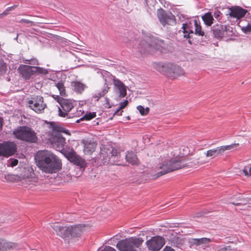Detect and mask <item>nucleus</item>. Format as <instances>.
<instances>
[{
	"label": "nucleus",
	"instance_id": "nucleus-1",
	"mask_svg": "<svg viewBox=\"0 0 251 251\" xmlns=\"http://www.w3.org/2000/svg\"><path fill=\"white\" fill-rule=\"evenodd\" d=\"M35 159L37 166L46 173H56L62 168L61 160L50 151H38Z\"/></svg>",
	"mask_w": 251,
	"mask_h": 251
},
{
	"label": "nucleus",
	"instance_id": "nucleus-2",
	"mask_svg": "<svg viewBox=\"0 0 251 251\" xmlns=\"http://www.w3.org/2000/svg\"><path fill=\"white\" fill-rule=\"evenodd\" d=\"M185 166V164L181 161L176 159L172 158L169 160L163 161L159 166L155 169V173L152 172L153 179L165 175L171 172L180 169Z\"/></svg>",
	"mask_w": 251,
	"mask_h": 251
},
{
	"label": "nucleus",
	"instance_id": "nucleus-3",
	"mask_svg": "<svg viewBox=\"0 0 251 251\" xmlns=\"http://www.w3.org/2000/svg\"><path fill=\"white\" fill-rule=\"evenodd\" d=\"M153 67L158 72L169 77H175L184 74L181 67L171 62H154Z\"/></svg>",
	"mask_w": 251,
	"mask_h": 251
},
{
	"label": "nucleus",
	"instance_id": "nucleus-4",
	"mask_svg": "<svg viewBox=\"0 0 251 251\" xmlns=\"http://www.w3.org/2000/svg\"><path fill=\"white\" fill-rule=\"evenodd\" d=\"M12 134L16 139L30 143H35L38 140L35 131L26 126H18L13 129Z\"/></svg>",
	"mask_w": 251,
	"mask_h": 251
},
{
	"label": "nucleus",
	"instance_id": "nucleus-5",
	"mask_svg": "<svg viewBox=\"0 0 251 251\" xmlns=\"http://www.w3.org/2000/svg\"><path fill=\"white\" fill-rule=\"evenodd\" d=\"M163 41L150 35L145 37V39L141 41L138 46V50L141 54L150 53L153 50H159L163 47Z\"/></svg>",
	"mask_w": 251,
	"mask_h": 251
},
{
	"label": "nucleus",
	"instance_id": "nucleus-6",
	"mask_svg": "<svg viewBox=\"0 0 251 251\" xmlns=\"http://www.w3.org/2000/svg\"><path fill=\"white\" fill-rule=\"evenodd\" d=\"M143 242L141 238L131 237L119 241L117 247L120 251H137L138 248Z\"/></svg>",
	"mask_w": 251,
	"mask_h": 251
},
{
	"label": "nucleus",
	"instance_id": "nucleus-7",
	"mask_svg": "<svg viewBox=\"0 0 251 251\" xmlns=\"http://www.w3.org/2000/svg\"><path fill=\"white\" fill-rule=\"evenodd\" d=\"M55 99L59 103L60 107H58L59 116L62 117H68L71 118L74 117L69 112L74 108V102L70 99H65L58 96H56Z\"/></svg>",
	"mask_w": 251,
	"mask_h": 251
},
{
	"label": "nucleus",
	"instance_id": "nucleus-8",
	"mask_svg": "<svg viewBox=\"0 0 251 251\" xmlns=\"http://www.w3.org/2000/svg\"><path fill=\"white\" fill-rule=\"evenodd\" d=\"M157 17L163 26L167 25H173L176 24L175 16L169 11H165L162 9L157 11Z\"/></svg>",
	"mask_w": 251,
	"mask_h": 251
},
{
	"label": "nucleus",
	"instance_id": "nucleus-9",
	"mask_svg": "<svg viewBox=\"0 0 251 251\" xmlns=\"http://www.w3.org/2000/svg\"><path fill=\"white\" fill-rule=\"evenodd\" d=\"M17 145L12 141H4L0 143V156L8 157L17 151Z\"/></svg>",
	"mask_w": 251,
	"mask_h": 251
},
{
	"label": "nucleus",
	"instance_id": "nucleus-10",
	"mask_svg": "<svg viewBox=\"0 0 251 251\" xmlns=\"http://www.w3.org/2000/svg\"><path fill=\"white\" fill-rule=\"evenodd\" d=\"M50 126L54 131L58 133L56 134L55 137L53 138V142L58 148H62L65 143V139L61 135L60 133H67L65 128L55 124L54 122H50Z\"/></svg>",
	"mask_w": 251,
	"mask_h": 251
},
{
	"label": "nucleus",
	"instance_id": "nucleus-11",
	"mask_svg": "<svg viewBox=\"0 0 251 251\" xmlns=\"http://www.w3.org/2000/svg\"><path fill=\"white\" fill-rule=\"evenodd\" d=\"M238 143L232 144L230 145L222 146L216 148L212 149L207 151L205 155L206 157L215 158L219 155H222L226 150H230L239 146Z\"/></svg>",
	"mask_w": 251,
	"mask_h": 251
},
{
	"label": "nucleus",
	"instance_id": "nucleus-12",
	"mask_svg": "<svg viewBox=\"0 0 251 251\" xmlns=\"http://www.w3.org/2000/svg\"><path fill=\"white\" fill-rule=\"evenodd\" d=\"M29 107L37 113H41L46 107L44 103L43 98L41 96H36L32 98L28 101Z\"/></svg>",
	"mask_w": 251,
	"mask_h": 251
},
{
	"label": "nucleus",
	"instance_id": "nucleus-13",
	"mask_svg": "<svg viewBox=\"0 0 251 251\" xmlns=\"http://www.w3.org/2000/svg\"><path fill=\"white\" fill-rule=\"evenodd\" d=\"M149 249L152 251H158L165 244L164 239L163 237L157 236L152 237L150 240L146 242Z\"/></svg>",
	"mask_w": 251,
	"mask_h": 251
},
{
	"label": "nucleus",
	"instance_id": "nucleus-14",
	"mask_svg": "<svg viewBox=\"0 0 251 251\" xmlns=\"http://www.w3.org/2000/svg\"><path fill=\"white\" fill-rule=\"evenodd\" d=\"M51 227L56 234L63 238L71 236V226H62L58 223H55L51 225Z\"/></svg>",
	"mask_w": 251,
	"mask_h": 251
},
{
	"label": "nucleus",
	"instance_id": "nucleus-15",
	"mask_svg": "<svg viewBox=\"0 0 251 251\" xmlns=\"http://www.w3.org/2000/svg\"><path fill=\"white\" fill-rule=\"evenodd\" d=\"M71 226V237H78L89 228L87 225L84 224H77Z\"/></svg>",
	"mask_w": 251,
	"mask_h": 251
},
{
	"label": "nucleus",
	"instance_id": "nucleus-16",
	"mask_svg": "<svg viewBox=\"0 0 251 251\" xmlns=\"http://www.w3.org/2000/svg\"><path fill=\"white\" fill-rule=\"evenodd\" d=\"M228 15L233 18L240 19L246 15L248 11L240 6H235L229 8Z\"/></svg>",
	"mask_w": 251,
	"mask_h": 251
},
{
	"label": "nucleus",
	"instance_id": "nucleus-17",
	"mask_svg": "<svg viewBox=\"0 0 251 251\" xmlns=\"http://www.w3.org/2000/svg\"><path fill=\"white\" fill-rule=\"evenodd\" d=\"M67 157L70 162L79 166L80 168L84 169L86 167V164L85 160L76 155L74 152H69Z\"/></svg>",
	"mask_w": 251,
	"mask_h": 251
},
{
	"label": "nucleus",
	"instance_id": "nucleus-18",
	"mask_svg": "<svg viewBox=\"0 0 251 251\" xmlns=\"http://www.w3.org/2000/svg\"><path fill=\"white\" fill-rule=\"evenodd\" d=\"M113 78V83L118 91L120 98H124L126 95V88L125 85L120 80L116 78L115 76H112Z\"/></svg>",
	"mask_w": 251,
	"mask_h": 251
},
{
	"label": "nucleus",
	"instance_id": "nucleus-19",
	"mask_svg": "<svg viewBox=\"0 0 251 251\" xmlns=\"http://www.w3.org/2000/svg\"><path fill=\"white\" fill-rule=\"evenodd\" d=\"M16 177H17V180L21 182V185L25 188L29 187V189H31L33 186L35 185L36 183V178H32L31 176H23L21 177V176H16Z\"/></svg>",
	"mask_w": 251,
	"mask_h": 251
},
{
	"label": "nucleus",
	"instance_id": "nucleus-20",
	"mask_svg": "<svg viewBox=\"0 0 251 251\" xmlns=\"http://www.w3.org/2000/svg\"><path fill=\"white\" fill-rule=\"evenodd\" d=\"M182 28L183 30V33L185 34L184 37L186 38H191L194 31V19L184 23L182 25Z\"/></svg>",
	"mask_w": 251,
	"mask_h": 251
},
{
	"label": "nucleus",
	"instance_id": "nucleus-21",
	"mask_svg": "<svg viewBox=\"0 0 251 251\" xmlns=\"http://www.w3.org/2000/svg\"><path fill=\"white\" fill-rule=\"evenodd\" d=\"M35 66L23 65L19 68V71L23 77L28 79L35 74Z\"/></svg>",
	"mask_w": 251,
	"mask_h": 251
},
{
	"label": "nucleus",
	"instance_id": "nucleus-22",
	"mask_svg": "<svg viewBox=\"0 0 251 251\" xmlns=\"http://www.w3.org/2000/svg\"><path fill=\"white\" fill-rule=\"evenodd\" d=\"M215 37L222 38L224 36V33L226 31V27L220 24H217L211 27Z\"/></svg>",
	"mask_w": 251,
	"mask_h": 251
},
{
	"label": "nucleus",
	"instance_id": "nucleus-23",
	"mask_svg": "<svg viewBox=\"0 0 251 251\" xmlns=\"http://www.w3.org/2000/svg\"><path fill=\"white\" fill-rule=\"evenodd\" d=\"M17 245L0 238V251H7L16 248Z\"/></svg>",
	"mask_w": 251,
	"mask_h": 251
},
{
	"label": "nucleus",
	"instance_id": "nucleus-24",
	"mask_svg": "<svg viewBox=\"0 0 251 251\" xmlns=\"http://www.w3.org/2000/svg\"><path fill=\"white\" fill-rule=\"evenodd\" d=\"M167 240L169 241V244L175 247L180 248L183 244L182 239L176 234H171Z\"/></svg>",
	"mask_w": 251,
	"mask_h": 251
},
{
	"label": "nucleus",
	"instance_id": "nucleus-25",
	"mask_svg": "<svg viewBox=\"0 0 251 251\" xmlns=\"http://www.w3.org/2000/svg\"><path fill=\"white\" fill-rule=\"evenodd\" d=\"M126 161L131 165H138L139 161L135 152L130 151H127L126 155Z\"/></svg>",
	"mask_w": 251,
	"mask_h": 251
},
{
	"label": "nucleus",
	"instance_id": "nucleus-26",
	"mask_svg": "<svg viewBox=\"0 0 251 251\" xmlns=\"http://www.w3.org/2000/svg\"><path fill=\"white\" fill-rule=\"evenodd\" d=\"M211 242V239L209 238H193L191 240V244L195 246L203 245L206 246Z\"/></svg>",
	"mask_w": 251,
	"mask_h": 251
},
{
	"label": "nucleus",
	"instance_id": "nucleus-27",
	"mask_svg": "<svg viewBox=\"0 0 251 251\" xmlns=\"http://www.w3.org/2000/svg\"><path fill=\"white\" fill-rule=\"evenodd\" d=\"M194 33L197 35L203 36L205 37L207 36L206 33L201 29V26L199 21H198L196 18L194 19Z\"/></svg>",
	"mask_w": 251,
	"mask_h": 251
},
{
	"label": "nucleus",
	"instance_id": "nucleus-28",
	"mask_svg": "<svg viewBox=\"0 0 251 251\" xmlns=\"http://www.w3.org/2000/svg\"><path fill=\"white\" fill-rule=\"evenodd\" d=\"M72 86L73 90L76 93H81L86 87L84 84H83L78 81H74L72 83Z\"/></svg>",
	"mask_w": 251,
	"mask_h": 251
},
{
	"label": "nucleus",
	"instance_id": "nucleus-29",
	"mask_svg": "<svg viewBox=\"0 0 251 251\" xmlns=\"http://www.w3.org/2000/svg\"><path fill=\"white\" fill-rule=\"evenodd\" d=\"M201 18L204 23L207 26H211L214 23V19L211 12H207L204 14Z\"/></svg>",
	"mask_w": 251,
	"mask_h": 251
},
{
	"label": "nucleus",
	"instance_id": "nucleus-30",
	"mask_svg": "<svg viewBox=\"0 0 251 251\" xmlns=\"http://www.w3.org/2000/svg\"><path fill=\"white\" fill-rule=\"evenodd\" d=\"M84 144V150L88 153L93 152L96 147V144L95 143H91L90 141H83Z\"/></svg>",
	"mask_w": 251,
	"mask_h": 251
},
{
	"label": "nucleus",
	"instance_id": "nucleus-31",
	"mask_svg": "<svg viewBox=\"0 0 251 251\" xmlns=\"http://www.w3.org/2000/svg\"><path fill=\"white\" fill-rule=\"evenodd\" d=\"M109 87L108 84L105 82L103 88L101 91L97 92L94 95L93 97L97 98V100H98L100 98L103 97L108 92L109 89Z\"/></svg>",
	"mask_w": 251,
	"mask_h": 251
},
{
	"label": "nucleus",
	"instance_id": "nucleus-32",
	"mask_svg": "<svg viewBox=\"0 0 251 251\" xmlns=\"http://www.w3.org/2000/svg\"><path fill=\"white\" fill-rule=\"evenodd\" d=\"M96 117V114L95 112H89L85 114L81 118L77 119L75 121V122L79 123L80 121H89L93 118H94Z\"/></svg>",
	"mask_w": 251,
	"mask_h": 251
},
{
	"label": "nucleus",
	"instance_id": "nucleus-33",
	"mask_svg": "<svg viewBox=\"0 0 251 251\" xmlns=\"http://www.w3.org/2000/svg\"><path fill=\"white\" fill-rule=\"evenodd\" d=\"M55 86L57 88L61 96H66L65 88L62 81H59L55 83Z\"/></svg>",
	"mask_w": 251,
	"mask_h": 251
},
{
	"label": "nucleus",
	"instance_id": "nucleus-34",
	"mask_svg": "<svg viewBox=\"0 0 251 251\" xmlns=\"http://www.w3.org/2000/svg\"><path fill=\"white\" fill-rule=\"evenodd\" d=\"M128 104V101L127 100L121 102L120 103V107L117 109L116 112H115V114H117L118 115H122V111L121 110L124 108Z\"/></svg>",
	"mask_w": 251,
	"mask_h": 251
},
{
	"label": "nucleus",
	"instance_id": "nucleus-35",
	"mask_svg": "<svg viewBox=\"0 0 251 251\" xmlns=\"http://www.w3.org/2000/svg\"><path fill=\"white\" fill-rule=\"evenodd\" d=\"M137 109L142 115H146L149 112V108L148 107L144 108V107L141 105H138L137 107Z\"/></svg>",
	"mask_w": 251,
	"mask_h": 251
},
{
	"label": "nucleus",
	"instance_id": "nucleus-36",
	"mask_svg": "<svg viewBox=\"0 0 251 251\" xmlns=\"http://www.w3.org/2000/svg\"><path fill=\"white\" fill-rule=\"evenodd\" d=\"M35 73H37L38 74L47 75L49 73V71L47 69L41 68L39 67H35Z\"/></svg>",
	"mask_w": 251,
	"mask_h": 251
},
{
	"label": "nucleus",
	"instance_id": "nucleus-37",
	"mask_svg": "<svg viewBox=\"0 0 251 251\" xmlns=\"http://www.w3.org/2000/svg\"><path fill=\"white\" fill-rule=\"evenodd\" d=\"M7 70V66L2 60H0V73H5Z\"/></svg>",
	"mask_w": 251,
	"mask_h": 251
},
{
	"label": "nucleus",
	"instance_id": "nucleus-38",
	"mask_svg": "<svg viewBox=\"0 0 251 251\" xmlns=\"http://www.w3.org/2000/svg\"><path fill=\"white\" fill-rule=\"evenodd\" d=\"M98 251H116L115 249L110 246L101 247Z\"/></svg>",
	"mask_w": 251,
	"mask_h": 251
},
{
	"label": "nucleus",
	"instance_id": "nucleus-39",
	"mask_svg": "<svg viewBox=\"0 0 251 251\" xmlns=\"http://www.w3.org/2000/svg\"><path fill=\"white\" fill-rule=\"evenodd\" d=\"M222 14L220 11H216L214 12L213 14H212V16H213V18H215L218 21H219L221 20V16Z\"/></svg>",
	"mask_w": 251,
	"mask_h": 251
},
{
	"label": "nucleus",
	"instance_id": "nucleus-40",
	"mask_svg": "<svg viewBox=\"0 0 251 251\" xmlns=\"http://www.w3.org/2000/svg\"><path fill=\"white\" fill-rule=\"evenodd\" d=\"M146 4L148 6H153L155 3V0H146Z\"/></svg>",
	"mask_w": 251,
	"mask_h": 251
},
{
	"label": "nucleus",
	"instance_id": "nucleus-41",
	"mask_svg": "<svg viewBox=\"0 0 251 251\" xmlns=\"http://www.w3.org/2000/svg\"><path fill=\"white\" fill-rule=\"evenodd\" d=\"M28 62H26V63H28L31 65H38V61L36 59H31L29 60H28Z\"/></svg>",
	"mask_w": 251,
	"mask_h": 251
},
{
	"label": "nucleus",
	"instance_id": "nucleus-42",
	"mask_svg": "<svg viewBox=\"0 0 251 251\" xmlns=\"http://www.w3.org/2000/svg\"><path fill=\"white\" fill-rule=\"evenodd\" d=\"M11 10H10V8L9 7H7L5 10V11H4L2 13H0V16L1 17H3V16H6L8 14V12L9 11H10Z\"/></svg>",
	"mask_w": 251,
	"mask_h": 251
},
{
	"label": "nucleus",
	"instance_id": "nucleus-43",
	"mask_svg": "<svg viewBox=\"0 0 251 251\" xmlns=\"http://www.w3.org/2000/svg\"><path fill=\"white\" fill-rule=\"evenodd\" d=\"M232 250V249L230 246H226L220 249L218 251H231Z\"/></svg>",
	"mask_w": 251,
	"mask_h": 251
},
{
	"label": "nucleus",
	"instance_id": "nucleus-44",
	"mask_svg": "<svg viewBox=\"0 0 251 251\" xmlns=\"http://www.w3.org/2000/svg\"><path fill=\"white\" fill-rule=\"evenodd\" d=\"M18 163V160L17 159H14L11 161L10 163V165L12 167H14L16 166Z\"/></svg>",
	"mask_w": 251,
	"mask_h": 251
},
{
	"label": "nucleus",
	"instance_id": "nucleus-45",
	"mask_svg": "<svg viewBox=\"0 0 251 251\" xmlns=\"http://www.w3.org/2000/svg\"><path fill=\"white\" fill-rule=\"evenodd\" d=\"M20 23H26V24H33V22L32 21H31L30 20H26V19H22Z\"/></svg>",
	"mask_w": 251,
	"mask_h": 251
},
{
	"label": "nucleus",
	"instance_id": "nucleus-46",
	"mask_svg": "<svg viewBox=\"0 0 251 251\" xmlns=\"http://www.w3.org/2000/svg\"><path fill=\"white\" fill-rule=\"evenodd\" d=\"M111 156H117L118 154V151L117 150L112 149L111 152Z\"/></svg>",
	"mask_w": 251,
	"mask_h": 251
},
{
	"label": "nucleus",
	"instance_id": "nucleus-47",
	"mask_svg": "<svg viewBox=\"0 0 251 251\" xmlns=\"http://www.w3.org/2000/svg\"><path fill=\"white\" fill-rule=\"evenodd\" d=\"M243 172L244 173L245 175L246 176H249L251 175V174H250L249 171L248 172V169H247V168H245L243 170Z\"/></svg>",
	"mask_w": 251,
	"mask_h": 251
},
{
	"label": "nucleus",
	"instance_id": "nucleus-48",
	"mask_svg": "<svg viewBox=\"0 0 251 251\" xmlns=\"http://www.w3.org/2000/svg\"><path fill=\"white\" fill-rule=\"evenodd\" d=\"M163 251H174V250L170 247L166 246Z\"/></svg>",
	"mask_w": 251,
	"mask_h": 251
},
{
	"label": "nucleus",
	"instance_id": "nucleus-49",
	"mask_svg": "<svg viewBox=\"0 0 251 251\" xmlns=\"http://www.w3.org/2000/svg\"><path fill=\"white\" fill-rule=\"evenodd\" d=\"M4 120L2 117H0V130L2 129Z\"/></svg>",
	"mask_w": 251,
	"mask_h": 251
},
{
	"label": "nucleus",
	"instance_id": "nucleus-50",
	"mask_svg": "<svg viewBox=\"0 0 251 251\" xmlns=\"http://www.w3.org/2000/svg\"><path fill=\"white\" fill-rule=\"evenodd\" d=\"M17 6H18V5L15 4L12 6L9 7V8H10L11 11H12V10H13L14 9H15Z\"/></svg>",
	"mask_w": 251,
	"mask_h": 251
},
{
	"label": "nucleus",
	"instance_id": "nucleus-51",
	"mask_svg": "<svg viewBox=\"0 0 251 251\" xmlns=\"http://www.w3.org/2000/svg\"><path fill=\"white\" fill-rule=\"evenodd\" d=\"M7 177H8V178H11V179H12L13 178H14V177H13L12 176H11V175H8ZM14 179H15V180H16V179H17V178H15V177H14Z\"/></svg>",
	"mask_w": 251,
	"mask_h": 251
},
{
	"label": "nucleus",
	"instance_id": "nucleus-52",
	"mask_svg": "<svg viewBox=\"0 0 251 251\" xmlns=\"http://www.w3.org/2000/svg\"><path fill=\"white\" fill-rule=\"evenodd\" d=\"M233 204L235 205H239L240 204L239 203H232Z\"/></svg>",
	"mask_w": 251,
	"mask_h": 251
},
{
	"label": "nucleus",
	"instance_id": "nucleus-53",
	"mask_svg": "<svg viewBox=\"0 0 251 251\" xmlns=\"http://www.w3.org/2000/svg\"><path fill=\"white\" fill-rule=\"evenodd\" d=\"M188 43H189L190 44H192V41H191V40L190 39H189V40H188Z\"/></svg>",
	"mask_w": 251,
	"mask_h": 251
}]
</instances>
